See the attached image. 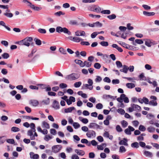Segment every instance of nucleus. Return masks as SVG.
Segmentation results:
<instances>
[{
	"label": "nucleus",
	"instance_id": "obj_1",
	"mask_svg": "<svg viewBox=\"0 0 159 159\" xmlns=\"http://www.w3.org/2000/svg\"><path fill=\"white\" fill-rule=\"evenodd\" d=\"M80 77V75L77 73H73L66 76V79L68 80H75L78 79Z\"/></svg>",
	"mask_w": 159,
	"mask_h": 159
},
{
	"label": "nucleus",
	"instance_id": "obj_2",
	"mask_svg": "<svg viewBox=\"0 0 159 159\" xmlns=\"http://www.w3.org/2000/svg\"><path fill=\"white\" fill-rule=\"evenodd\" d=\"M33 38L31 37H27L22 40V45L29 47L30 45V42H32Z\"/></svg>",
	"mask_w": 159,
	"mask_h": 159
},
{
	"label": "nucleus",
	"instance_id": "obj_3",
	"mask_svg": "<svg viewBox=\"0 0 159 159\" xmlns=\"http://www.w3.org/2000/svg\"><path fill=\"white\" fill-rule=\"evenodd\" d=\"M62 148V146L60 145L53 146L52 147V151L55 153L57 152L61 149Z\"/></svg>",
	"mask_w": 159,
	"mask_h": 159
},
{
	"label": "nucleus",
	"instance_id": "obj_4",
	"mask_svg": "<svg viewBox=\"0 0 159 159\" xmlns=\"http://www.w3.org/2000/svg\"><path fill=\"white\" fill-rule=\"evenodd\" d=\"M128 127V128L126 129L125 130V132L126 134L130 135L131 134V131H134V129L130 126H129Z\"/></svg>",
	"mask_w": 159,
	"mask_h": 159
},
{
	"label": "nucleus",
	"instance_id": "obj_5",
	"mask_svg": "<svg viewBox=\"0 0 159 159\" xmlns=\"http://www.w3.org/2000/svg\"><path fill=\"white\" fill-rule=\"evenodd\" d=\"M86 134L89 138H91L92 137H95L96 135V133L93 130H88Z\"/></svg>",
	"mask_w": 159,
	"mask_h": 159
},
{
	"label": "nucleus",
	"instance_id": "obj_6",
	"mask_svg": "<svg viewBox=\"0 0 159 159\" xmlns=\"http://www.w3.org/2000/svg\"><path fill=\"white\" fill-rule=\"evenodd\" d=\"M70 38L71 40L77 43L80 42L81 41L83 40V39L77 37H72V36L70 37Z\"/></svg>",
	"mask_w": 159,
	"mask_h": 159
},
{
	"label": "nucleus",
	"instance_id": "obj_7",
	"mask_svg": "<svg viewBox=\"0 0 159 159\" xmlns=\"http://www.w3.org/2000/svg\"><path fill=\"white\" fill-rule=\"evenodd\" d=\"M52 107L55 109H59L60 107L59 102L57 100H54L52 103Z\"/></svg>",
	"mask_w": 159,
	"mask_h": 159
},
{
	"label": "nucleus",
	"instance_id": "obj_8",
	"mask_svg": "<svg viewBox=\"0 0 159 159\" xmlns=\"http://www.w3.org/2000/svg\"><path fill=\"white\" fill-rule=\"evenodd\" d=\"M144 40H145V44L148 47H151V45L154 44L153 42L150 39H144Z\"/></svg>",
	"mask_w": 159,
	"mask_h": 159
},
{
	"label": "nucleus",
	"instance_id": "obj_9",
	"mask_svg": "<svg viewBox=\"0 0 159 159\" xmlns=\"http://www.w3.org/2000/svg\"><path fill=\"white\" fill-rule=\"evenodd\" d=\"M30 157L33 159H38L39 157V155L35 154L33 152H31L30 153Z\"/></svg>",
	"mask_w": 159,
	"mask_h": 159
},
{
	"label": "nucleus",
	"instance_id": "obj_10",
	"mask_svg": "<svg viewBox=\"0 0 159 159\" xmlns=\"http://www.w3.org/2000/svg\"><path fill=\"white\" fill-rule=\"evenodd\" d=\"M30 103L33 106H36L39 104V102L38 101L35 100H30Z\"/></svg>",
	"mask_w": 159,
	"mask_h": 159
},
{
	"label": "nucleus",
	"instance_id": "obj_11",
	"mask_svg": "<svg viewBox=\"0 0 159 159\" xmlns=\"http://www.w3.org/2000/svg\"><path fill=\"white\" fill-rule=\"evenodd\" d=\"M75 151L79 155L83 156L85 154V152L83 150L75 149Z\"/></svg>",
	"mask_w": 159,
	"mask_h": 159
},
{
	"label": "nucleus",
	"instance_id": "obj_12",
	"mask_svg": "<svg viewBox=\"0 0 159 159\" xmlns=\"http://www.w3.org/2000/svg\"><path fill=\"white\" fill-rule=\"evenodd\" d=\"M123 68L120 70V71L121 72H124L125 73H127L129 70V68L125 65L123 66Z\"/></svg>",
	"mask_w": 159,
	"mask_h": 159
},
{
	"label": "nucleus",
	"instance_id": "obj_13",
	"mask_svg": "<svg viewBox=\"0 0 159 159\" xmlns=\"http://www.w3.org/2000/svg\"><path fill=\"white\" fill-rule=\"evenodd\" d=\"M127 139L125 138H124L123 140H121L119 144L120 145H123L125 146H128V144L127 143Z\"/></svg>",
	"mask_w": 159,
	"mask_h": 159
},
{
	"label": "nucleus",
	"instance_id": "obj_14",
	"mask_svg": "<svg viewBox=\"0 0 159 159\" xmlns=\"http://www.w3.org/2000/svg\"><path fill=\"white\" fill-rule=\"evenodd\" d=\"M28 6H29L34 10L37 11H39L41 9V8L39 7H35L34 5L32 4L31 5H28Z\"/></svg>",
	"mask_w": 159,
	"mask_h": 159
},
{
	"label": "nucleus",
	"instance_id": "obj_15",
	"mask_svg": "<svg viewBox=\"0 0 159 159\" xmlns=\"http://www.w3.org/2000/svg\"><path fill=\"white\" fill-rule=\"evenodd\" d=\"M143 13L144 15L147 16H153L155 14L154 12H148L145 11H143Z\"/></svg>",
	"mask_w": 159,
	"mask_h": 159
},
{
	"label": "nucleus",
	"instance_id": "obj_16",
	"mask_svg": "<svg viewBox=\"0 0 159 159\" xmlns=\"http://www.w3.org/2000/svg\"><path fill=\"white\" fill-rule=\"evenodd\" d=\"M112 47L113 48H116L119 52H123V49L122 48L118 46V45L116 44H113L112 45Z\"/></svg>",
	"mask_w": 159,
	"mask_h": 159
},
{
	"label": "nucleus",
	"instance_id": "obj_17",
	"mask_svg": "<svg viewBox=\"0 0 159 159\" xmlns=\"http://www.w3.org/2000/svg\"><path fill=\"white\" fill-rule=\"evenodd\" d=\"M75 62L77 64H79L82 67H83L84 65H83V62L81 60L75 59Z\"/></svg>",
	"mask_w": 159,
	"mask_h": 159
},
{
	"label": "nucleus",
	"instance_id": "obj_18",
	"mask_svg": "<svg viewBox=\"0 0 159 159\" xmlns=\"http://www.w3.org/2000/svg\"><path fill=\"white\" fill-rule=\"evenodd\" d=\"M125 95L124 94H121L120 97L117 98L116 99L117 100L120 102H123V98L124 97H125Z\"/></svg>",
	"mask_w": 159,
	"mask_h": 159
},
{
	"label": "nucleus",
	"instance_id": "obj_19",
	"mask_svg": "<svg viewBox=\"0 0 159 159\" xmlns=\"http://www.w3.org/2000/svg\"><path fill=\"white\" fill-rule=\"evenodd\" d=\"M139 78L140 80H147L146 78L144 75V74L143 73H141L139 75Z\"/></svg>",
	"mask_w": 159,
	"mask_h": 159
},
{
	"label": "nucleus",
	"instance_id": "obj_20",
	"mask_svg": "<svg viewBox=\"0 0 159 159\" xmlns=\"http://www.w3.org/2000/svg\"><path fill=\"white\" fill-rule=\"evenodd\" d=\"M42 127L46 129H49L50 128L49 125L45 121H43L42 122Z\"/></svg>",
	"mask_w": 159,
	"mask_h": 159
},
{
	"label": "nucleus",
	"instance_id": "obj_21",
	"mask_svg": "<svg viewBox=\"0 0 159 159\" xmlns=\"http://www.w3.org/2000/svg\"><path fill=\"white\" fill-rule=\"evenodd\" d=\"M133 106L134 108L135 109V110L137 111H141V107L139 105L133 104Z\"/></svg>",
	"mask_w": 159,
	"mask_h": 159
},
{
	"label": "nucleus",
	"instance_id": "obj_22",
	"mask_svg": "<svg viewBox=\"0 0 159 159\" xmlns=\"http://www.w3.org/2000/svg\"><path fill=\"white\" fill-rule=\"evenodd\" d=\"M75 108L74 107H71L67 108L65 109L64 111L66 113H68L71 112L73 110H75Z\"/></svg>",
	"mask_w": 159,
	"mask_h": 159
},
{
	"label": "nucleus",
	"instance_id": "obj_23",
	"mask_svg": "<svg viewBox=\"0 0 159 159\" xmlns=\"http://www.w3.org/2000/svg\"><path fill=\"white\" fill-rule=\"evenodd\" d=\"M103 97L104 98L106 99L110 98L111 99H112L113 100H115L117 97L116 96H112L110 95H103Z\"/></svg>",
	"mask_w": 159,
	"mask_h": 159
},
{
	"label": "nucleus",
	"instance_id": "obj_24",
	"mask_svg": "<svg viewBox=\"0 0 159 159\" xmlns=\"http://www.w3.org/2000/svg\"><path fill=\"white\" fill-rule=\"evenodd\" d=\"M95 126H96L97 128H99L100 126L97 124L95 123H91L89 126V127L91 128L94 127Z\"/></svg>",
	"mask_w": 159,
	"mask_h": 159
},
{
	"label": "nucleus",
	"instance_id": "obj_25",
	"mask_svg": "<svg viewBox=\"0 0 159 159\" xmlns=\"http://www.w3.org/2000/svg\"><path fill=\"white\" fill-rule=\"evenodd\" d=\"M34 40L36 44L37 45H40L42 44L41 40L36 38L34 39Z\"/></svg>",
	"mask_w": 159,
	"mask_h": 159
},
{
	"label": "nucleus",
	"instance_id": "obj_26",
	"mask_svg": "<svg viewBox=\"0 0 159 159\" xmlns=\"http://www.w3.org/2000/svg\"><path fill=\"white\" fill-rule=\"evenodd\" d=\"M62 30V32L64 33L67 34L69 35H70L71 34V33L70 31L68 30L66 27H64Z\"/></svg>",
	"mask_w": 159,
	"mask_h": 159
},
{
	"label": "nucleus",
	"instance_id": "obj_27",
	"mask_svg": "<svg viewBox=\"0 0 159 159\" xmlns=\"http://www.w3.org/2000/svg\"><path fill=\"white\" fill-rule=\"evenodd\" d=\"M88 82L90 85V87H89V89L91 90H92L93 89V87L92 86L93 82L92 80L91 79H89L88 80Z\"/></svg>",
	"mask_w": 159,
	"mask_h": 159
},
{
	"label": "nucleus",
	"instance_id": "obj_28",
	"mask_svg": "<svg viewBox=\"0 0 159 159\" xmlns=\"http://www.w3.org/2000/svg\"><path fill=\"white\" fill-rule=\"evenodd\" d=\"M126 85L127 88L129 89H132L135 86L134 84L131 83H127L126 84Z\"/></svg>",
	"mask_w": 159,
	"mask_h": 159
},
{
	"label": "nucleus",
	"instance_id": "obj_29",
	"mask_svg": "<svg viewBox=\"0 0 159 159\" xmlns=\"http://www.w3.org/2000/svg\"><path fill=\"white\" fill-rule=\"evenodd\" d=\"M144 154L145 156L147 157H151L152 156L151 152L148 151H145L144 152Z\"/></svg>",
	"mask_w": 159,
	"mask_h": 159
},
{
	"label": "nucleus",
	"instance_id": "obj_30",
	"mask_svg": "<svg viewBox=\"0 0 159 159\" xmlns=\"http://www.w3.org/2000/svg\"><path fill=\"white\" fill-rule=\"evenodd\" d=\"M84 67L85 66L87 67H89L91 66L92 63L91 62H88L86 61H85L83 62Z\"/></svg>",
	"mask_w": 159,
	"mask_h": 159
},
{
	"label": "nucleus",
	"instance_id": "obj_31",
	"mask_svg": "<svg viewBox=\"0 0 159 159\" xmlns=\"http://www.w3.org/2000/svg\"><path fill=\"white\" fill-rule=\"evenodd\" d=\"M11 130L12 132H16L19 131L20 129L19 128L16 127H13L11 128Z\"/></svg>",
	"mask_w": 159,
	"mask_h": 159
},
{
	"label": "nucleus",
	"instance_id": "obj_32",
	"mask_svg": "<svg viewBox=\"0 0 159 159\" xmlns=\"http://www.w3.org/2000/svg\"><path fill=\"white\" fill-rule=\"evenodd\" d=\"M107 18L110 20H113L116 18V16L115 14H113L111 15L107 16Z\"/></svg>",
	"mask_w": 159,
	"mask_h": 159
},
{
	"label": "nucleus",
	"instance_id": "obj_33",
	"mask_svg": "<svg viewBox=\"0 0 159 159\" xmlns=\"http://www.w3.org/2000/svg\"><path fill=\"white\" fill-rule=\"evenodd\" d=\"M82 117H79V119L84 124H87L88 122V120L86 118H83L81 120Z\"/></svg>",
	"mask_w": 159,
	"mask_h": 159
},
{
	"label": "nucleus",
	"instance_id": "obj_34",
	"mask_svg": "<svg viewBox=\"0 0 159 159\" xmlns=\"http://www.w3.org/2000/svg\"><path fill=\"white\" fill-rule=\"evenodd\" d=\"M121 123L122 126L124 128L126 127L128 125V123L127 122L124 120L122 121Z\"/></svg>",
	"mask_w": 159,
	"mask_h": 159
},
{
	"label": "nucleus",
	"instance_id": "obj_35",
	"mask_svg": "<svg viewBox=\"0 0 159 159\" xmlns=\"http://www.w3.org/2000/svg\"><path fill=\"white\" fill-rule=\"evenodd\" d=\"M147 130L148 132L150 133H152L155 131V129L154 127L150 126L148 128Z\"/></svg>",
	"mask_w": 159,
	"mask_h": 159
},
{
	"label": "nucleus",
	"instance_id": "obj_36",
	"mask_svg": "<svg viewBox=\"0 0 159 159\" xmlns=\"http://www.w3.org/2000/svg\"><path fill=\"white\" fill-rule=\"evenodd\" d=\"M63 28H62L60 26H57L56 29V31L57 32L61 33L62 32V30Z\"/></svg>",
	"mask_w": 159,
	"mask_h": 159
},
{
	"label": "nucleus",
	"instance_id": "obj_37",
	"mask_svg": "<svg viewBox=\"0 0 159 159\" xmlns=\"http://www.w3.org/2000/svg\"><path fill=\"white\" fill-rule=\"evenodd\" d=\"M2 56L4 59H7L9 57V54L6 52L3 53L2 54Z\"/></svg>",
	"mask_w": 159,
	"mask_h": 159
},
{
	"label": "nucleus",
	"instance_id": "obj_38",
	"mask_svg": "<svg viewBox=\"0 0 159 159\" xmlns=\"http://www.w3.org/2000/svg\"><path fill=\"white\" fill-rule=\"evenodd\" d=\"M149 105H151L153 106H156L157 105V102L154 100H151L149 102Z\"/></svg>",
	"mask_w": 159,
	"mask_h": 159
},
{
	"label": "nucleus",
	"instance_id": "obj_39",
	"mask_svg": "<svg viewBox=\"0 0 159 159\" xmlns=\"http://www.w3.org/2000/svg\"><path fill=\"white\" fill-rule=\"evenodd\" d=\"M131 146L133 148H138L139 147V145L138 143L135 142L132 143Z\"/></svg>",
	"mask_w": 159,
	"mask_h": 159
},
{
	"label": "nucleus",
	"instance_id": "obj_40",
	"mask_svg": "<svg viewBox=\"0 0 159 159\" xmlns=\"http://www.w3.org/2000/svg\"><path fill=\"white\" fill-rule=\"evenodd\" d=\"M3 15L6 16L7 17L9 18H11L13 16V14L11 13H5L3 14Z\"/></svg>",
	"mask_w": 159,
	"mask_h": 159
},
{
	"label": "nucleus",
	"instance_id": "obj_41",
	"mask_svg": "<svg viewBox=\"0 0 159 159\" xmlns=\"http://www.w3.org/2000/svg\"><path fill=\"white\" fill-rule=\"evenodd\" d=\"M101 13L103 14H110L111 13V11L109 10H104L102 11Z\"/></svg>",
	"mask_w": 159,
	"mask_h": 159
},
{
	"label": "nucleus",
	"instance_id": "obj_42",
	"mask_svg": "<svg viewBox=\"0 0 159 159\" xmlns=\"http://www.w3.org/2000/svg\"><path fill=\"white\" fill-rule=\"evenodd\" d=\"M117 112L121 115H124L125 113V110L122 108H119L117 110Z\"/></svg>",
	"mask_w": 159,
	"mask_h": 159
},
{
	"label": "nucleus",
	"instance_id": "obj_43",
	"mask_svg": "<svg viewBox=\"0 0 159 159\" xmlns=\"http://www.w3.org/2000/svg\"><path fill=\"white\" fill-rule=\"evenodd\" d=\"M59 51L60 52L64 54H66V51L62 48H59Z\"/></svg>",
	"mask_w": 159,
	"mask_h": 159
},
{
	"label": "nucleus",
	"instance_id": "obj_44",
	"mask_svg": "<svg viewBox=\"0 0 159 159\" xmlns=\"http://www.w3.org/2000/svg\"><path fill=\"white\" fill-rule=\"evenodd\" d=\"M126 149L123 146H121L120 148L119 152H125Z\"/></svg>",
	"mask_w": 159,
	"mask_h": 159
},
{
	"label": "nucleus",
	"instance_id": "obj_45",
	"mask_svg": "<svg viewBox=\"0 0 159 159\" xmlns=\"http://www.w3.org/2000/svg\"><path fill=\"white\" fill-rule=\"evenodd\" d=\"M65 14V13L61 11H59L54 13L55 15L57 16H60L61 15H64Z\"/></svg>",
	"mask_w": 159,
	"mask_h": 159
},
{
	"label": "nucleus",
	"instance_id": "obj_46",
	"mask_svg": "<svg viewBox=\"0 0 159 159\" xmlns=\"http://www.w3.org/2000/svg\"><path fill=\"white\" fill-rule=\"evenodd\" d=\"M100 44L102 46L107 47L108 45V43L107 42L102 41L100 43Z\"/></svg>",
	"mask_w": 159,
	"mask_h": 159
},
{
	"label": "nucleus",
	"instance_id": "obj_47",
	"mask_svg": "<svg viewBox=\"0 0 159 159\" xmlns=\"http://www.w3.org/2000/svg\"><path fill=\"white\" fill-rule=\"evenodd\" d=\"M52 138V136H50L48 135H45L44 138V139L46 141H48L49 140V139H50Z\"/></svg>",
	"mask_w": 159,
	"mask_h": 159
},
{
	"label": "nucleus",
	"instance_id": "obj_48",
	"mask_svg": "<svg viewBox=\"0 0 159 159\" xmlns=\"http://www.w3.org/2000/svg\"><path fill=\"white\" fill-rule=\"evenodd\" d=\"M38 31L41 34H45L46 31L45 29L40 28L38 29Z\"/></svg>",
	"mask_w": 159,
	"mask_h": 159
},
{
	"label": "nucleus",
	"instance_id": "obj_49",
	"mask_svg": "<svg viewBox=\"0 0 159 159\" xmlns=\"http://www.w3.org/2000/svg\"><path fill=\"white\" fill-rule=\"evenodd\" d=\"M94 67L97 69H99L101 67V65L100 64L98 63H95L94 64Z\"/></svg>",
	"mask_w": 159,
	"mask_h": 159
},
{
	"label": "nucleus",
	"instance_id": "obj_50",
	"mask_svg": "<svg viewBox=\"0 0 159 159\" xmlns=\"http://www.w3.org/2000/svg\"><path fill=\"white\" fill-rule=\"evenodd\" d=\"M96 107L97 109H100L102 108L103 105L101 103H98L96 104Z\"/></svg>",
	"mask_w": 159,
	"mask_h": 159
},
{
	"label": "nucleus",
	"instance_id": "obj_51",
	"mask_svg": "<svg viewBox=\"0 0 159 159\" xmlns=\"http://www.w3.org/2000/svg\"><path fill=\"white\" fill-rule=\"evenodd\" d=\"M83 3H91L94 2H95V0H82Z\"/></svg>",
	"mask_w": 159,
	"mask_h": 159
},
{
	"label": "nucleus",
	"instance_id": "obj_52",
	"mask_svg": "<svg viewBox=\"0 0 159 159\" xmlns=\"http://www.w3.org/2000/svg\"><path fill=\"white\" fill-rule=\"evenodd\" d=\"M61 89H64L67 87V85L65 83H61L59 85Z\"/></svg>",
	"mask_w": 159,
	"mask_h": 159
},
{
	"label": "nucleus",
	"instance_id": "obj_53",
	"mask_svg": "<svg viewBox=\"0 0 159 159\" xmlns=\"http://www.w3.org/2000/svg\"><path fill=\"white\" fill-rule=\"evenodd\" d=\"M94 23L95 26L101 27L102 26V24L99 21H97Z\"/></svg>",
	"mask_w": 159,
	"mask_h": 159
},
{
	"label": "nucleus",
	"instance_id": "obj_54",
	"mask_svg": "<svg viewBox=\"0 0 159 159\" xmlns=\"http://www.w3.org/2000/svg\"><path fill=\"white\" fill-rule=\"evenodd\" d=\"M81 82H76L74 84V86L76 88H78L81 86Z\"/></svg>",
	"mask_w": 159,
	"mask_h": 159
},
{
	"label": "nucleus",
	"instance_id": "obj_55",
	"mask_svg": "<svg viewBox=\"0 0 159 159\" xmlns=\"http://www.w3.org/2000/svg\"><path fill=\"white\" fill-rule=\"evenodd\" d=\"M73 126L74 127L75 129H77L80 127V125L77 122H74L73 123Z\"/></svg>",
	"mask_w": 159,
	"mask_h": 159
},
{
	"label": "nucleus",
	"instance_id": "obj_56",
	"mask_svg": "<svg viewBox=\"0 0 159 159\" xmlns=\"http://www.w3.org/2000/svg\"><path fill=\"white\" fill-rule=\"evenodd\" d=\"M117 66L118 68H120L122 66V65L121 62L119 61H117L116 62Z\"/></svg>",
	"mask_w": 159,
	"mask_h": 159
},
{
	"label": "nucleus",
	"instance_id": "obj_57",
	"mask_svg": "<svg viewBox=\"0 0 159 159\" xmlns=\"http://www.w3.org/2000/svg\"><path fill=\"white\" fill-rule=\"evenodd\" d=\"M101 10V9L100 7H95L94 9V10H92V11H94L96 12H98L100 11Z\"/></svg>",
	"mask_w": 159,
	"mask_h": 159
},
{
	"label": "nucleus",
	"instance_id": "obj_58",
	"mask_svg": "<svg viewBox=\"0 0 159 159\" xmlns=\"http://www.w3.org/2000/svg\"><path fill=\"white\" fill-rule=\"evenodd\" d=\"M118 43L121 45V46H123L125 48V47L128 46V44H127L123 42L119 41Z\"/></svg>",
	"mask_w": 159,
	"mask_h": 159
},
{
	"label": "nucleus",
	"instance_id": "obj_59",
	"mask_svg": "<svg viewBox=\"0 0 159 159\" xmlns=\"http://www.w3.org/2000/svg\"><path fill=\"white\" fill-rule=\"evenodd\" d=\"M116 130L118 132H121L122 131V129L119 125H117L116 127Z\"/></svg>",
	"mask_w": 159,
	"mask_h": 159
},
{
	"label": "nucleus",
	"instance_id": "obj_60",
	"mask_svg": "<svg viewBox=\"0 0 159 159\" xmlns=\"http://www.w3.org/2000/svg\"><path fill=\"white\" fill-rule=\"evenodd\" d=\"M135 42L139 44H142L143 43V41L142 39H136L135 40Z\"/></svg>",
	"mask_w": 159,
	"mask_h": 159
},
{
	"label": "nucleus",
	"instance_id": "obj_61",
	"mask_svg": "<svg viewBox=\"0 0 159 159\" xmlns=\"http://www.w3.org/2000/svg\"><path fill=\"white\" fill-rule=\"evenodd\" d=\"M69 24L71 25H76L77 22L75 20H71L69 22Z\"/></svg>",
	"mask_w": 159,
	"mask_h": 159
},
{
	"label": "nucleus",
	"instance_id": "obj_62",
	"mask_svg": "<svg viewBox=\"0 0 159 159\" xmlns=\"http://www.w3.org/2000/svg\"><path fill=\"white\" fill-rule=\"evenodd\" d=\"M139 129L142 131H144L146 130V128L143 125H141L139 127Z\"/></svg>",
	"mask_w": 159,
	"mask_h": 159
},
{
	"label": "nucleus",
	"instance_id": "obj_63",
	"mask_svg": "<svg viewBox=\"0 0 159 159\" xmlns=\"http://www.w3.org/2000/svg\"><path fill=\"white\" fill-rule=\"evenodd\" d=\"M142 7L145 10H149L151 9L150 7L147 5L143 4L142 5Z\"/></svg>",
	"mask_w": 159,
	"mask_h": 159
},
{
	"label": "nucleus",
	"instance_id": "obj_64",
	"mask_svg": "<svg viewBox=\"0 0 159 159\" xmlns=\"http://www.w3.org/2000/svg\"><path fill=\"white\" fill-rule=\"evenodd\" d=\"M103 81L105 82L110 83L111 82V80L109 78V77H106L103 79Z\"/></svg>",
	"mask_w": 159,
	"mask_h": 159
}]
</instances>
